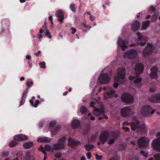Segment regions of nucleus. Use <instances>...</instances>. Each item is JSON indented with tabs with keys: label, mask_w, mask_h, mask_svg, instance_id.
Returning a JSON list of instances; mask_svg holds the SVG:
<instances>
[{
	"label": "nucleus",
	"mask_w": 160,
	"mask_h": 160,
	"mask_svg": "<svg viewBox=\"0 0 160 160\" xmlns=\"http://www.w3.org/2000/svg\"><path fill=\"white\" fill-rule=\"evenodd\" d=\"M126 70L124 68H119L117 71V75L115 78V80L121 83H123L125 81Z\"/></svg>",
	"instance_id": "nucleus-1"
},
{
	"label": "nucleus",
	"mask_w": 160,
	"mask_h": 160,
	"mask_svg": "<svg viewBox=\"0 0 160 160\" xmlns=\"http://www.w3.org/2000/svg\"><path fill=\"white\" fill-rule=\"evenodd\" d=\"M155 112L154 109H152L151 107L148 105L143 106L141 108V114L145 116H149L151 114H153Z\"/></svg>",
	"instance_id": "nucleus-2"
},
{
	"label": "nucleus",
	"mask_w": 160,
	"mask_h": 160,
	"mask_svg": "<svg viewBox=\"0 0 160 160\" xmlns=\"http://www.w3.org/2000/svg\"><path fill=\"white\" fill-rule=\"evenodd\" d=\"M104 89L105 90V92L106 93L104 98V99H106L108 98L112 97L117 96L112 88L108 87H104Z\"/></svg>",
	"instance_id": "nucleus-3"
},
{
	"label": "nucleus",
	"mask_w": 160,
	"mask_h": 160,
	"mask_svg": "<svg viewBox=\"0 0 160 160\" xmlns=\"http://www.w3.org/2000/svg\"><path fill=\"white\" fill-rule=\"evenodd\" d=\"M122 100L124 103L129 104L132 103L134 98L132 95L128 93H125L122 95Z\"/></svg>",
	"instance_id": "nucleus-4"
},
{
	"label": "nucleus",
	"mask_w": 160,
	"mask_h": 160,
	"mask_svg": "<svg viewBox=\"0 0 160 160\" xmlns=\"http://www.w3.org/2000/svg\"><path fill=\"white\" fill-rule=\"evenodd\" d=\"M110 80V77L107 74H101L99 76L98 82L100 84L108 83Z\"/></svg>",
	"instance_id": "nucleus-5"
},
{
	"label": "nucleus",
	"mask_w": 160,
	"mask_h": 160,
	"mask_svg": "<svg viewBox=\"0 0 160 160\" xmlns=\"http://www.w3.org/2000/svg\"><path fill=\"white\" fill-rule=\"evenodd\" d=\"M149 140L146 137H142L139 138L137 142L138 146L141 148H144L148 146Z\"/></svg>",
	"instance_id": "nucleus-6"
},
{
	"label": "nucleus",
	"mask_w": 160,
	"mask_h": 160,
	"mask_svg": "<svg viewBox=\"0 0 160 160\" xmlns=\"http://www.w3.org/2000/svg\"><path fill=\"white\" fill-rule=\"evenodd\" d=\"M109 137L108 133L107 132H104L101 133L100 137V141L98 143V145H100L101 144H103L107 141Z\"/></svg>",
	"instance_id": "nucleus-7"
},
{
	"label": "nucleus",
	"mask_w": 160,
	"mask_h": 160,
	"mask_svg": "<svg viewBox=\"0 0 160 160\" xmlns=\"http://www.w3.org/2000/svg\"><path fill=\"white\" fill-rule=\"evenodd\" d=\"M137 56V52L135 50H131L125 53L124 57L125 58L132 59L136 57Z\"/></svg>",
	"instance_id": "nucleus-8"
},
{
	"label": "nucleus",
	"mask_w": 160,
	"mask_h": 160,
	"mask_svg": "<svg viewBox=\"0 0 160 160\" xmlns=\"http://www.w3.org/2000/svg\"><path fill=\"white\" fill-rule=\"evenodd\" d=\"M117 43L118 46H119L122 48V51L125 50V48L127 47L128 42L125 41H124L119 37L118 38V40L117 42Z\"/></svg>",
	"instance_id": "nucleus-9"
},
{
	"label": "nucleus",
	"mask_w": 160,
	"mask_h": 160,
	"mask_svg": "<svg viewBox=\"0 0 160 160\" xmlns=\"http://www.w3.org/2000/svg\"><path fill=\"white\" fill-rule=\"evenodd\" d=\"M152 146L154 149L160 151V138L154 139L152 142Z\"/></svg>",
	"instance_id": "nucleus-10"
},
{
	"label": "nucleus",
	"mask_w": 160,
	"mask_h": 160,
	"mask_svg": "<svg viewBox=\"0 0 160 160\" xmlns=\"http://www.w3.org/2000/svg\"><path fill=\"white\" fill-rule=\"evenodd\" d=\"M38 150L39 151L42 152L44 154L46 155L47 152L46 151L48 152L51 151L52 148H51V147L50 145L47 144L45 145L44 148L43 146L40 147L38 148Z\"/></svg>",
	"instance_id": "nucleus-11"
},
{
	"label": "nucleus",
	"mask_w": 160,
	"mask_h": 160,
	"mask_svg": "<svg viewBox=\"0 0 160 160\" xmlns=\"http://www.w3.org/2000/svg\"><path fill=\"white\" fill-rule=\"evenodd\" d=\"M143 66L141 63L137 64L135 66V72L137 75L141 74L143 71Z\"/></svg>",
	"instance_id": "nucleus-12"
},
{
	"label": "nucleus",
	"mask_w": 160,
	"mask_h": 160,
	"mask_svg": "<svg viewBox=\"0 0 160 160\" xmlns=\"http://www.w3.org/2000/svg\"><path fill=\"white\" fill-rule=\"evenodd\" d=\"M100 104L101 105L100 108H98L95 109L93 112V113L95 115L98 116L101 115L104 112V108L102 106V104L101 103Z\"/></svg>",
	"instance_id": "nucleus-13"
},
{
	"label": "nucleus",
	"mask_w": 160,
	"mask_h": 160,
	"mask_svg": "<svg viewBox=\"0 0 160 160\" xmlns=\"http://www.w3.org/2000/svg\"><path fill=\"white\" fill-rule=\"evenodd\" d=\"M131 112V109L128 107H125L121 110V115L124 117L128 116Z\"/></svg>",
	"instance_id": "nucleus-14"
},
{
	"label": "nucleus",
	"mask_w": 160,
	"mask_h": 160,
	"mask_svg": "<svg viewBox=\"0 0 160 160\" xmlns=\"http://www.w3.org/2000/svg\"><path fill=\"white\" fill-rule=\"evenodd\" d=\"M65 145L63 143H58L55 144L53 145L52 150L51 151L52 152H53V150H59L63 149L64 148Z\"/></svg>",
	"instance_id": "nucleus-15"
},
{
	"label": "nucleus",
	"mask_w": 160,
	"mask_h": 160,
	"mask_svg": "<svg viewBox=\"0 0 160 160\" xmlns=\"http://www.w3.org/2000/svg\"><path fill=\"white\" fill-rule=\"evenodd\" d=\"M15 140L19 141H23L28 139L27 136L22 134H18L14 136V137Z\"/></svg>",
	"instance_id": "nucleus-16"
},
{
	"label": "nucleus",
	"mask_w": 160,
	"mask_h": 160,
	"mask_svg": "<svg viewBox=\"0 0 160 160\" xmlns=\"http://www.w3.org/2000/svg\"><path fill=\"white\" fill-rule=\"evenodd\" d=\"M151 72L150 75L151 78L153 79H156L158 77L157 72V68L156 67H153L151 68Z\"/></svg>",
	"instance_id": "nucleus-17"
},
{
	"label": "nucleus",
	"mask_w": 160,
	"mask_h": 160,
	"mask_svg": "<svg viewBox=\"0 0 160 160\" xmlns=\"http://www.w3.org/2000/svg\"><path fill=\"white\" fill-rule=\"evenodd\" d=\"M149 100L150 101L154 103H160V94L153 96L149 99Z\"/></svg>",
	"instance_id": "nucleus-18"
},
{
	"label": "nucleus",
	"mask_w": 160,
	"mask_h": 160,
	"mask_svg": "<svg viewBox=\"0 0 160 160\" xmlns=\"http://www.w3.org/2000/svg\"><path fill=\"white\" fill-rule=\"evenodd\" d=\"M51 141L50 138L47 137L39 138L37 139V141L40 142L48 143L50 142Z\"/></svg>",
	"instance_id": "nucleus-19"
},
{
	"label": "nucleus",
	"mask_w": 160,
	"mask_h": 160,
	"mask_svg": "<svg viewBox=\"0 0 160 160\" xmlns=\"http://www.w3.org/2000/svg\"><path fill=\"white\" fill-rule=\"evenodd\" d=\"M140 25V23L139 22L136 21L132 24L131 28L134 30H136L139 28Z\"/></svg>",
	"instance_id": "nucleus-20"
},
{
	"label": "nucleus",
	"mask_w": 160,
	"mask_h": 160,
	"mask_svg": "<svg viewBox=\"0 0 160 160\" xmlns=\"http://www.w3.org/2000/svg\"><path fill=\"white\" fill-rule=\"evenodd\" d=\"M28 89H26L23 93L22 96V100L20 103V106L23 105L24 102L26 98L27 97V94L28 92Z\"/></svg>",
	"instance_id": "nucleus-21"
},
{
	"label": "nucleus",
	"mask_w": 160,
	"mask_h": 160,
	"mask_svg": "<svg viewBox=\"0 0 160 160\" xmlns=\"http://www.w3.org/2000/svg\"><path fill=\"white\" fill-rule=\"evenodd\" d=\"M28 89H26L23 93L22 96V100L20 103V106L23 105L24 102L26 98L27 97V94L28 92Z\"/></svg>",
	"instance_id": "nucleus-22"
},
{
	"label": "nucleus",
	"mask_w": 160,
	"mask_h": 160,
	"mask_svg": "<svg viewBox=\"0 0 160 160\" xmlns=\"http://www.w3.org/2000/svg\"><path fill=\"white\" fill-rule=\"evenodd\" d=\"M129 79L131 81L134 80V83H136L141 81L142 79L140 78L137 77V75L135 77L131 76L129 77Z\"/></svg>",
	"instance_id": "nucleus-23"
},
{
	"label": "nucleus",
	"mask_w": 160,
	"mask_h": 160,
	"mask_svg": "<svg viewBox=\"0 0 160 160\" xmlns=\"http://www.w3.org/2000/svg\"><path fill=\"white\" fill-rule=\"evenodd\" d=\"M80 125V122L79 120L78 119H74L73 120L72 125L73 128H78Z\"/></svg>",
	"instance_id": "nucleus-24"
},
{
	"label": "nucleus",
	"mask_w": 160,
	"mask_h": 160,
	"mask_svg": "<svg viewBox=\"0 0 160 160\" xmlns=\"http://www.w3.org/2000/svg\"><path fill=\"white\" fill-rule=\"evenodd\" d=\"M35 98V97H32V99L30 100L29 101V102H30V103H31V104L32 106V107H33L34 108H36L38 107V104L39 103V101L38 100H37L36 101V103H35V104L34 105L33 101V100H34Z\"/></svg>",
	"instance_id": "nucleus-25"
},
{
	"label": "nucleus",
	"mask_w": 160,
	"mask_h": 160,
	"mask_svg": "<svg viewBox=\"0 0 160 160\" xmlns=\"http://www.w3.org/2000/svg\"><path fill=\"white\" fill-rule=\"evenodd\" d=\"M33 145V142H30L24 143L23 144V146L25 149H28L32 147Z\"/></svg>",
	"instance_id": "nucleus-26"
},
{
	"label": "nucleus",
	"mask_w": 160,
	"mask_h": 160,
	"mask_svg": "<svg viewBox=\"0 0 160 160\" xmlns=\"http://www.w3.org/2000/svg\"><path fill=\"white\" fill-rule=\"evenodd\" d=\"M150 23V21H147L143 22L142 24V30L146 29L149 26Z\"/></svg>",
	"instance_id": "nucleus-27"
},
{
	"label": "nucleus",
	"mask_w": 160,
	"mask_h": 160,
	"mask_svg": "<svg viewBox=\"0 0 160 160\" xmlns=\"http://www.w3.org/2000/svg\"><path fill=\"white\" fill-rule=\"evenodd\" d=\"M68 145L71 146L75 145L77 143L75 141L70 138L68 139Z\"/></svg>",
	"instance_id": "nucleus-28"
},
{
	"label": "nucleus",
	"mask_w": 160,
	"mask_h": 160,
	"mask_svg": "<svg viewBox=\"0 0 160 160\" xmlns=\"http://www.w3.org/2000/svg\"><path fill=\"white\" fill-rule=\"evenodd\" d=\"M139 122V121L137 122V125H136L135 123L133 122H131L130 123L131 125L132 129L133 130H135L136 128H138V124Z\"/></svg>",
	"instance_id": "nucleus-29"
},
{
	"label": "nucleus",
	"mask_w": 160,
	"mask_h": 160,
	"mask_svg": "<svg viewBox=\"0 0 160 160\" xmlns=\"http://www.w3.org/2000/svg\"><path fill=\"white\" fill-rule=\"evenodd\" d=\"M55 15L57 17H59L61 16H63V12L61 10H59L57 11Z\"/></svg>",
	"instance_id": "nucleus-30"
},
{
	"label": "nucleus",
	"mask_w": 160,
	"mask_h": 160,
	"mask_svg": "<svg viewBox=\"0 0 160 160\" xmlns=\"http://www.w3.org/2000/svg\"><path fill=\"white\" fill-rule=\"evenodd\" d=\"M66 140V138L65 136L63 137L59 138V143H63L65 145Z\"/></svg>",
	"instance_id": "nucleus-31"
},
{
	"label": "nucleus",
	"mask_w": 160,
	"mask_h": 160,
	"mask_svg": "<svg viewBox=\"0 0 160 160\" xmlns=\"http://www.w3.org/2000/svg\"><path fill=\"white\" fill-rule=\"evenodd\" d=\"M86 150L88 151L91 150L93 148V146L92 145L88 144L84 146Z\"/></svg>",
	"instance_id": "nucleus-32"
},
{
	"label": "nucleus",
	"mask_w": 160,
	"mask_h": 160,
	"mask_svg": "<svg viewBox=\"0 0 160 160\" xmlns=\"http://www.w3.org/2000/svg\"><path fill=\"white\" fill-rule=\"evenodd\" d=\"M80 110L82 114L86 113L87 110L86 108L84 106H82L81 107Z\"/></svg>",
	"instance_id": "nucleus-33"
},
{
	"label": "nucleus",
	"mask_w": 160,
	"mask_h": 160,
	"mask_svg": "<svg viewBox=\"0 0 160 160\" xmlns=\"http://www.w3.org/2000/svg\"><path fill=\"white\" fill-rule=\"evenodd\" d=\"M18 144L17 142L15 141H12L11 142L9 143V146L11 147H13L16 146Z\"/></svg>",
	"instance_id": "nucleus-34"
},
{
	"label": "nucleus",
	"mask_w": 160,
	"mask_h": 160,
	"mask_svg": "<svg viewBox=\"0 0 160 160\" xmlns=\"http://www.w3.org/2000/svg\"><path fill=\"white\" fill-rule=\"evenodd\" d=\"M70 8L71 10L74 12H76V9L75 8V4L72 3L70 5Z\"/></svg>",
	"instance_id": "nucleus-35"
},
{
	"label": "nucleus",
	"mask_w": 160,
	"mask_h": 160,
	"mask_svg": "<svg viewBox=\"0 0 160 160\" xmlns=\"http://www.w3.org/2000/svg\"><path fill=\"white\" fill-rule=\"evenodd\" d=\"M155 160H160V154H155L154 156Z\"/></svg>",
	"instance_id": "nucleus-36"
},
{
	"label": "nucleus",
	"mask_w": 160,
	"mask_h": 160,
	"mask_svg": "<svg viewBox=\"0 0 160 160\" xmlns=\"http://www.w3.org/2000/svg\"><path fill=\"white\" fill-rule=\"evenodd\" d=\"M97 103V102H96V101L94 100L93 101H92L90 102L89 104V106L91 107H93L94 105L96 104Z\"/></svg>",
	"instance_id": "nucleus-37"
},
{
	"label": "nucleus",
	"mask_w": 160,
	"mask_h": 160,
	"mask_svg": "<svg viewBox=\"0 0 160 160\" xmlns=\"http://www.w3.org/2000/svg\"><path fill=\"white\" fill-rule=\"evenodd\" d=\"M39 64L40 66V67L41 68H45L46 67L45 66V62H40Z\"/></svg>",
	"instance_id": "nucleus-38"
},
{
	"label": "nucleus",
	"mask_w": 160,
	"mask_h": 160,
	"mask_svg": "<svg viewBox=\"0 0 160 160\" xmlns=\"http://www.w3.org/2000/svg\"><path fill=\"white\" fill-rule=\"evenodd\" d=\"M55 156L58 158H60L62 156V154L60 152H58L55 154Z\"/></svg>",
	"instance_id": "nucleus-39"
},
{
	"label": "nucleus",
	"mask_w": 160,
	"mask_h": 160,
	"mask_svg": "<svg viewBox=\"0 0 160 160\" xmlns=\"http://www.w3.org/2000/svg\"><path fill=\"white\" fill-rule=\"evenodd\" d=\"M56 122L55 121H53L50 122L49 125L51 127H52L56 124Z\"/></svg>",
	"instance_id": "nucleus-40"
},
{
	"label": "nucleus",
	"mask_w": 160,
	"mask_h": 160,
	"mask_svg": "<svg viewBox=\"0 0 160 160\" xmlns=\"http://www.w3.org/2000/svg\"><path fill=\"white\" fill-rule=\"evenodd\" d=\"M26 84L28 88H30L33 85V83L32 81L30 82L29 83H28V82H27Z\"/></svg>",
	"instance_id": "nucleus-41"
},
{
	"label": "nucleus",
	"mask_w": 160,
	"mask_h": 160,
	"mask_svg": "<svg viewBox=\"0 0 160 160\" xmlns=\"http://www.w3.org/2000/svg\"><path fill=\"white\" fill-rule=\"evenodd\" d=\"M114 139H111L108 141V142L109 144L111 145L113 144L114 143Z\"/></svg>",
	"instance_id": "nucleus-42"
},
{
	"label": "nucleus",
	"mask_w": 160,
	"mask_h": 160,
	"mask_svg": "<svg viewBox=\"0 0 160 160\" xmlns=\"http://www.w3.org/2000/svg\"><path fill=\"white\" fill-rule=\"evenodd\" d=\"M45 35H48L49 36V38H51V36L50 35V32H49V31L46 29V32H45Z\"/></svg>",
	"instance_id": "nucleus-43"
},
{
	"label": "nucleus",
	"mask_w": 160,
	"mask_h": 160,
	"mask_svg": "<svg viewBox=\"0 0 160 160\" xmlns=\"http://www.w3.org/2000/svg\"><path fill=\"white\" fill-rule=\"evenodd\" d=\"M140 153L142 154L144 157H147V155H148V153L146 152H145L144 151H140Z\"/></svg>",
	"instance_id": "nucleus-44"
},
{
	"label": "nucleus",
	"mask_w": 160,
	"mask_h": 160,
	"mask_svg": "<svg viewBox=\"0 0 160 160\" xmlns=\"http://www.w3.org/2000/svg\"><path fill=\"white\" fill-rule=\"evenodd\" d=\"M25 157L27 158H28L31 157V155L29 152L27 151L26 152Z\"/></svg>",
	"instance_id": "nucleus-45"
},
{
	"label": "nucleus",
	"mask_w": 160,
	"mask_h": 160,
	"mask_svg": "<svg viewBox=\"0 0 160 160\" xmlns=\"http://www.w3.org/2000/svg\"><path fill=\"white\" fill-rule=\"evenodd\" d=\"M58 20L61 23L63 22V19H64V16H61L59 17H58Z\"/></svg>",
	"instance_id": "nucleus-46"
},
{
	"label": "nucleus",
	"mask_w": 160,
	"mask_h": 160,
	"mask_svg": "<svg viewBox=\"0 0 160 160\" xmlns=\"http://www.w3.org/2000/svg\"><path fill=\"white\" fill-rule=\"evenodd\" d=\"M86 14L88 15H90V18L91 21H93L95 19V18L90 14V13L89 12H87Z\"/></svg>",
	"instance_id": "nucleus-47"
},
{
	"label": "nucleus",
	"mask_w": 160,
	"mask_h": 160,
	"mask_svg": "<svg viewBox=\"0 0 160 160\" xmlns=\"http://www.w3.org/2000/svg\"><path fill=\"white\" fill-rule=\"evenodd\" d=\"M86 156L88 159H90L91 158V155L90 152H88L86 154Z\"/></svg>",
	"instance_id": "nucleus-48"
},
{
	"label": "nucleus",
	"mask_w": 160,
	"mask_h": 160,
	"mask_svg": "<svg viewBox=\"0 0 160 160\" xmlns=\"http://www.w3.org/2000/svg\"><path fill=\"white\" fill-rule=\"evenodd\" d=\"M148 50L150 49L151 50H152L154 48L151 45H150L149 44H148Z\"/></svg>",
	"instance_id": "nucleus-49"
},
{
	"label": "nucleus",
	"mask_w": 160,
	"mask_h": 160,
	"mask_svg": "<svg viewBox=\"0 0 160 160\" xmlns=\"http://www.w3.org/2000/svg\"><path fill=\"white\" fill-rule=\"evenodd\" d=\"M149 11L151 12H154L155 11V9L153 7L151 6L149 9Z\"/></svg>",
	"instance_id": "nucleus-50"
},
{
	"label": "nucleus",
	"mask_w": 160,
	"mask_h": 160,
	"mask_svg": "<svg viewBox=\"0 0 160 160\" xmlns=\"http://www.w3.org/2000/svg\"><path fill=\"white\" fill-rule=\"evenodd\" d=\"M123 129L124 130L125 132H128L129 131V129L128 127H123Z\"/></svg>",
	"instance_id": "nucleus-51"
},
{
	"label": "nucleus",
	"mask_w": 160,
	"mask_h": 160,
	"mask_svg": "<svg viewBox=\"0 0 160 160\" xmlns=\"http://www.w3.org/2000/svg\"><path fill=\"white\" fill-rule=\"evenodd\" d=\"M95 157H96V158L97 159L99 160V159H101L102 158V156H99V155H97V154L96 155Z\"/></svg>",
	"instance_id": "nucleus-52"
},
{
	"label": "nucleus",
	"mask_w": 160,
	"mask_h": 160,
	"mask_svg": "<svg viewBox=\"0 0 160 160\" xmlns=\"http://www.w3.org/2000/svg\"><path fill=\"white\" fill-rule=\"evenodd\" d=\"M72 33L74 34L76 31V29L73 27L72 28Z\"/></svg>",
	"instance_id": "nucleus-53"
},
{
	"label": "nucleus",
	"mask_w": 160,
	"mask_h": 160,
	"mask_svg": "<svg viewBox=\"0 0 160 160\" xmlns=\"http://www.w3.org/2000/svg\"><path fill=\"white\" fill-rule=\"evenodd\" d=\"M137 35L138 36V39L139 40H140L141 39V34L140 32H137Z\"/></svg>",
	"instance_id": "nucleus-54"
},
{
	"label": "nucleus",
	"mask_w": 160,
	"mask_h": 160,
	"mask_svg": "<svg viewBox=\"0 0 160 160\" xmlns=\"http://www.w3.org/2000/svg\"><path fill=\"white\" fill-rule=\"evenodd\" d=\"M118 83H115L113 84V87L114 88H116L118 86Z\"/></svg>",
	"instance_id": "nucleus-55"
},
{
	"label": "nucleus",
	"mask_w": 160,
	"mask_h": 160,
	"mask_svg": "<svg viewBox=\"0 0 160 160\" xmlns=\"http://www.w3.org/2000/svg\"><path fill=\"white\" fill-rule=\"evenodd\" d=\"M26 59L28 60H30L31 59V57L28 55L26 56Z\"/></svg>",
	"instance_id": "nucleus-56"
},
{
	"label": "nucleus",
	"mask_w": 160,
	"mask_h": 160,
	"mask_svg": "<svg viewBox=\"0 0 160 160\" xmlns=\"http://www.w3.org/2000/svg\"><path fill=\"white\" fill-rule=\"evenodd\" d=\"M42 35L41 34H39L38 36V38L41 41L42 38Z\"/></svg>",
	"instance_id": "nucleus-57"
},
{
	"label": "nucleus",
	"mask_w": 160,
	"mask_h": 160,
	"mask_svg": "<svg viewBox=\"0 0 160 160\" xmlns=\"http://www.w3.org/2000/svg\"><path fill=\"white\" fill-rule=\"evenodd\" d=\"M41 53V51H38V53L35 54V55L37 56H38L39 54H40Z\"/></svg>",
	"instance_id": "nucleus-58"
},
{
	"label": "nucleus",
	"mask_w": 160,
	"mask_h": 160,
	"mask_svg": "<svg viewBox=\"0 0 160 160\" xmlns=\"http://www.w3.org/2000/svg\"><path fill=\"white\" fill-rule=\"evenodd\" d=\"M49 19L51 21H52V20H53V19H52V16H50L49 17Z\"/></svg>",
	"instance_id": "nucleus-59"
},
{
	"label": "nucleus",
	"mask_w": 160,
	"mask_h": 160,
	"mask_svg": "<svg viewBox=\"0 0 160 160\" xmlns=\"http://www.w3.org/2000/svg\"><path fill=\"white\" fill-rule=\"evenodd\" d=\"M145 44H146V43L145 42H141V43H140V45L141 46H143V45H145Z\"/></svg>",
	"instance_id": "nucleus-60"
},
{
	"label": "nucleus",
	"mask_w": 160,
	"mask_h": 160,
	"mask_svg": "<svg viewBox=\"0 0 160 160\" xmlns=\"http://www.w3.org/2000/svg\"><path fill=\"white\" fill-rule=\"evenodd\" d=\"M24 80V78L23 77H22L20 78V81H23Z\"/></svg>",
	"instance_id": "nucleus-61"
},
{
	"label": "nucleus",
	"mask_w": 160,
	"mask_h": 160,
	"mask_svg": "<svg viewBox=\"0 0 160 160\" xmlns=\"http://www.w3.org/2000/svg\"><path fill=\"white\" fill-rule=\"evenodd\" d=\"M157 137H160V132H158L156 135Z\"/></svg>",
	"instance_id": "nucleus-62"
},
{
	"label": "nucleus",
	"mask_w": 160,
	"mask_h": 160,
	"mask_svg": "<svg viewBox=\"0 0 160 160\" xmlns=\"http://www.w3.org/2000/svg\"><path fill=\"white\" fill-rule=\"evenodd\" d=\"M90 119L92 120H94L95 119V118L94 117H91L90 118Z\"/></svg>",
	"instance_id": "nucleus-63"
},
{
	"label": "nucleus",
	"mask_w": 160,
	"mask_h": 160,
	"mask_svg": "<svg viewBox=\"0 0 160 160\" xmlns=\"http://www.w3.org/2000/svg\"><path fill=\"white\" fill-rule=\"evenodd\" d=\"M81 160H86L84 157H82L81 158Z\"/></svg>",
	"instance_id": "nucleus-64"
}]
</instances>
